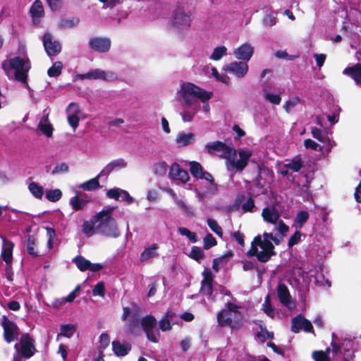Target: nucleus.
Listing matches in <instances>:
<instances>
[{
    "mask_svg": "<svg viewBox=\"0 0 361 361\" xmlns=\"http://www.w3.org/2000/svg\"><path fill=\"white\" fill-rule=\"evenodd\" d=\"M80 290V286H78L75 287V288L66 297L61 299L62 302L66 301L68 302H71L74 300V299L77 297L78 293Z\"/></svg>",
    "mask_w": 361,
    "mask_h": 361,
    "instance_id": "64",
    "label": "nucleus"
},
{
    "mask_svg": "<svg viewBox=\"0 0 361 361\" xmlns=\"http://www.w3.org/2000/svg\"><path fill=\"white\" fill-rule=\"evenodd\" d=\"M262 310L269 317H274L275 312L274 310L272 308L270 297L269 295H267V297L265 298L264 302L262 305Z\"/></svg>",
    "mask_w": 361,
    "mask_h": 361,
    "instance_id": "45",
    "label": "nucleus"
},
{
    "mask_svg": "<svg viewBox=\"0 0 361 361\" xmlns=\"http://www.w3.org/2000/svg\"><path fill=\"white\" fill-rule=\"evenodd\" d=\"M286 167L288 169H291L292 171L297 172L302 167V161L300 159L295 158L290 163L286 164Z\"/></svg>",
    "mask_w": 361,
    "mask_h": 361,
    "instance_id": "57",
    "label": "nucleus"
},
{
    "mask_svg": "<svg viewBox=\"0 0 361 361\" xmlns=\"http://www.w3.org/2000/svg\"><path fill=\"white\" fill-rule=\"evenodd\" d=\"M36 242L34 238H29L27 240V252L30 255H32V257H37L39 256L38 252L36 250Z\"/></svg>",
    "mask_w": 361,
    "mask_h": 361,
    "instance_id": "52",
    "label": "nucleus"
},
{
    "mask_svg": "<svg viewBox=\"0 0 361 361\" xmlns=\"http://www.w3.org/2000/svg\"><path fill=\"white\" fill-rule=\"evenodd\" d=\"M77 78L80 80H103L108 82H112L118 80V74L111 71H105L102 69H94L87 73L78 75Z\"/></svg>",
    "mask_w": 361,
    "mask_h": 361,
    "instance_id": "8",
    "label": "nucleus"
},
{
    "mask_svg": "<svg viewBox=\"0 0 361 361\" xmlns=\"http://www.w3.org/2000/svg\"><path fill=\"white\" fill-rule=\"evenodd\" d=\"M170 24L175 30L188 29L190 26V17L182 8H178L170 19Z\"/></svg>",
    "mask_w": 361,
    "mask_h": 361,
    "instance_id": "9",
    "label": "nucleus"
},
{
    "mask_svg": "<svg viewBox=\"0 0 361 361\" xmlns=\"http://www.w3.org/2000/svg\"><path fill=\"white\" fill-rule=\"evenodd\" d=\"M254 54V47L247 42L243 43L233 49V54L237 59L246 62L250 61Z\"/></svg>",
    "mask_w": 361,
    "mask_h": 361,
    "instance_id": "17",
    "label": "nucleus"
},
{
    "mask_svg": "<svg viewBox=\"0 0 361 361\" xmlns=\"http://www.w3.org/2000/svg\"><path fill=\"white\" fill-rule=\"evenodd\" d=\"M92 293L94 296L104 297L105 295V287L104 283H97L92 289Z\"/></svg>",
    "mask_w": 361,
    "mask_h": 361,
    "instance_id": "59",
    "label": "nucleus"
},
{
    "mask_svg": "<svg viewBox=\"0 0 361 361\" xmlns=\"http://www.w3.org/2000/svg\"><path fill=\"white\" fill-rule=\"evenodd\" d=\"M191 174L197 178L207 180L210 184H214V180L210 173L204 171L202 166L197 161H190L189 163Z\"/></svg>",
    "mask_w": 361,
    "mask_h": 361,
    "instance_id": "20",
    "label": "nucleus"
},
{
    "mask_svg": "<svg viewBox=\"0 0 361 361\" xmlns=\"http://www.w3.org/2000/svg\"><path fill=\"white\" fill-rule=\"evenodd\" d=\"M2 68L11 79H15L23 83L27 81V73L30 68V63L25 54L15 56L3 61Z\"/></svg>",
    "mask_w": 361,
    "mask_h": 361,
    "instance_id": "3",
    "label": "nucleus"
},
{
    "mask_svg": "<svg viewBox=\"0 0 361 361\" xmlns=\"http://www.w3.org/2000/svg\"><path fill=\"white\" fill-rule=\"evenodd\" d=\"M190 257L197 261H199L203 258L204 253L200 247L195 246L192 247Z\"/></svg>",
    "mask_w": 361,
    "mask_h": 361,
    "instance_id": "61",
    "label": "nucleus"
},
{
    "mask_svg": "<svg viewBox=\"0 0 361 361\" xmlns=\"http://www.w3.org/2000/svg\"><path fill=\"white\" fill-rule=\"evenodd\" d=\"M277 295L280 302L291 310L295 307V303L291 300V297L287 286L284 284H279L277 288Z\"/></svg>",
    "mask_w": 361,
    "mask_h": 361,
    "instance_id": "24",
    "label": "nucleus"
},
{
    "mask_svg": "<svg viewBox=\"0 0 361 361\" xmlns=\"http://www.w3.org/2000/svg\"><path fill=\"white\" fill-rule=\"evenodd\" d=\"M68 166L65 163H61L54 166L51 171L52 175L62 174L68 172Z\"/></svg>",
    "mask_w": 361,
    "mask_h": 361,
    "instance_id": "60",
    "label": "nucleus"
},
{
    "mask_svg": "<svg viewBox=\"0 0 361 361\" xmlns=\"http://www.w3.org/2000/svg\"><path fill=\"white\" fill-rule=\"evenodd\" d=\"M195 137L192 133L180 132L177 135L176 142L179 146L183 147L191 144L195 140Z\"/></svg>",
    "mask_w": 361,
    "mask_h": 361,
    "instance_id": "35",
    "label": "nucleus"
},
{
    "mask_svg": "<svg viewBox=\"0 0 361 361\" xmlns=\"http://www.w3.org/2000/svg\"><path fill=\"white\" fill-rule=\"evenodd\" d=\"M263 95L265 100L273 104H279L281 101V97L279 94H274L268 90L267 87H263Z\"/></svg>",
    "mask_w": 361,
    "mask_h": 361,
    "instance_id": "39",
    "label": "nucleus"
},
{
    "mask_svg": "<svg viewBox=\"0 0 361 361\" xmlns=\"http://www.w3.org/2000/svg\"><path fill=\"white\" fill-rule=\"evenodd\" d=\"M75 331V326L73 324H65L61 326V332L58 334L57 338L60 336L71 338Z\"/></svg>",
    "mask_w": 361,
    "mask_h": 361,
    "instance_id": "43",
    "label": "nucleus"
},
{
    "mask_svg": "<svg viewBox=\"0 0 361 361\" xmlns=\"http://www.w3.org/2000/svg\"><path fill=\"white\" fill-rule=\"evenodd\" d=\"M1 326L4 329V338L7 343H11L17 338L18 328L13 322L4 317Z\"/></svg>",
    "mask_w": 361,
    "mask_h": 361,
    "instance_id": "14",
    "label": "nucleus"
},
{
    "mask_svg": "<svg viewBox=\"0 0 361 361\" xmlns=\"http://www.w3.org/2000/svg\"><path fill=\"white\" fill-rule=\"evenodd\" d=\"M89 45L96 51L105 53L110 49L111 42L107 37H94L89 41Z\"/></svg>",
    "mask_w": 361,
    "mask_h": 361,
    "instance_id": "19",
    "label": "nucleus"
},
{
    "mask_svg": "<svg viewBox=\"0 0 361 361\" xmlns=\"http://www.w3.org/2000/svg\"><path fill=\"white\" fill-rule=\"evenodd\" d=\"M183 109L180 112L182 121L184 123L192 122L195 116L200 109V104L182 105Z\"/></svg>",
    "mask_w": 361,
    "mask_h": 361,
    "instance_id": "26",
    "label": "nucleus"
},
{
    "mask_svg": "<svg viewBox=\"0 0 361 361\" xmlns=\"http://www.w3.org/2000/svg\"><path fill=\"white\" fill-rule=\"evenodd\" d=\"M212 75L219 81L221 82L228 85L230 84L231 80L230 78L226 74H220L216 68H212L211 69Z\"/></svg>",
    "mask_w": 361,
    "mask_h": 361,
    "instance_id": "51",
    "label": "nucleus"
},
{
    "mask_svg": "<svg viewBox=\"0 0 361 361\" xmlns=\"http://www.w3.org/2000/svg\"><path fill=\"white\" fill-rule=\"evenodd\" d=\"M15 348L17 353H20L25 358L31 357L35 353L34 341L28 335L23 336L20 344L16 343Z\"/></svg>",
    "mask_w": 361,
    "mask_h": 361,
    "instance_id": "12",
    "label": "nucleus"
},
{
    "mask_svg": "<svg viewBox=\"0 0 361 361\" xmlns=\"http://www.w3.org/2000/svg\"><path fill=\"white\" fill-rule=\"evenodd\" d=\"M311 133L314 139L323 144L322 145L327 153L330 152L333 147L336 145L335 141L331 140V133L327 131H324L317 127H312Z\"/></svg>",
    "mask_w": 361,
    "mask_h": 361,
    "instance_id": "13",
    "label": "nucleus"
},
{
    "mask_svg": "<svg viewBox=\"0 0 361 361\" xmlns=\"http://www.w3.org/2000/svg\"><path fill=\"white\" fill-rule=\"evenodd\" d=\"M213 96L212 92L206 91L191 82L183 83L176 92V100L182 105L200 104L198 99L202 103L209 101Z\"/></svg>",
    "mask_w": 361,
    "mask_h": 361,
    "instance_id": "2",
    "label": "nucleus"
},
{
    "mask_svg": "<svg viewBox=\"0 0 361 361\" xmlns=\"http://www.w3.org/2000/svg\"><path fill=\"white\" fill-rule=\"evenodd\" d=\"M207 224L213 232H214L219 236L222 237V229L214 219H208Z\"/></svg>",
    "mask_w": 361,
    "mask_h": 361,
    "instance_id": "54",
    "label": "nucleus"
},
{
    "mask_svg": "<svg viewBox=\"0 0 361 361\" xmlns=\"http://www.w3.org/2000/svg\"><path fill=\"white\" fill-rule=\"evenodd\" d=\"M271 241L276 245L279 240L271 233H264L262 235H257L251 244V248L247 251L248 257L255 256L262 262H267L270 257L275 255L274 246Z\"/></svg>",
    "mask_w": 361,
    "mask_h": 361,
    "instance_id": "1",
    "label": "nucleus"
},
{
    "mask_svg": "<svg viewBox=\"0 0 361 361\" xmlns=\"http://www.w3.org/2000/svg\"><path fill=\"white\" fill-rule=\"evenodd\" d=\"M240 307L234 302H227L224 308L217 314V322L221 327L228 326L232 329L239 328L243 322Z\"/></svg>",
    "mask_w": 361,
    "mask_h": 361,
    "instance_id": "4",
    "label": "nucleus"
},
{
    "mask_svg": "<svg viewBox=\"0 0 361 361\" xmlns=\"http://www.w3.org/2000/svg\"><path fill=\"white\" fill-rule=\"evenodd\" d=\"M66 112L68 124L75 130L80 121L85 118L82 111L78 104L72 102L66 108Z\"/></svg>",
    "mask_w": 361,
    "mask_h": 361,
    "instance_id": "11",
    "label": "nucleus"
},
{
    "mask_svg": "<svg viewBox=\"0 0 361 361\" xmlns=\"http://www.w3.org/2000/svg\"><path fill=\"white\" fill-rule=\"evenodd\" d=\"M159 245L157 243H152L145 247L140 254V260L142 263L149 262L159 255Z\"/></svg>",
    "mask_w": 361,
    "mask_h": 361,
    "instance_id": "29",
    "label": "nucleus"
},
{
    "mask_svg": "<svg viewBox=\"0 0 361 361\" xmlns=\"http://www.w3.org/2000/svg\"><path fill=\"white\" fill-rule=\"evenodd\" d=\"M343 73L350 76L357 85H361V63H357L352 67L346 68Z\"/></svg>",
    "mask_w": 361,
    "mask_h": 361,
    "instance_id": "32",
    "label": "nucleus"
},
{
    "mask_svg": "<svg viewBox=\"0 0 361 361\" xmlns=\"http://www.w3.org/2000/svg\"><path fill=\"white\" fill-rule=\"evenodd\" d=\"M127 164L123 159H118L109 163L99 173V176H108L111 172L116 169H123Z\"/></svg>",
    "mask_w": 361,
    "mask_h": 361,
    "instance_id": "30",
    "label": "nucleus"
},
{
    "mask_svg": "<svg viewBox=\"0 0 361 361\" xmlns=\"http://www.w3.org/2000/svg\"><path fill=\"white\" fill-rule=\"evenodd\" d=\"M97 223L92 221H85L82 225V231L87 237L93 235L95 233Z\"/></svg>",
    "mask_w": 361,
    "mask_h": 361,
    "instance_id": "42",
    "label": "nucleus"
},
{
    "mask_svg": "<svg viewBox=\"0 0 361 361\" xmlns=\"http://www.w3.org/2000/svg\"><path fill=\"white\" fill-rule=\"evenodd\" d=\"M168 169V165L164 161H160L158 163H156L153 166V171L154 173L159 176H163L166 174Z\"/></svg>",
    "mask_w": 361,
    "mask_h": 361,
    "instance_id": "46",
    "label": "nucleus"
},
{
    "mask_svg": "<svg viewBox=\"0 0 361 361\" xmlns=\"http://www.w3.org/2000/svg\"><path fill=\"white\" fill-rule=\"evenodd\" d=\"M14 243L11 240L2 238V247L1 252V258L5 262L6 264L13 262V250Z\"/></svg>",
    "mask_w": 361,
    "mask_h": 361,
    "instance_id": "25",
    "label": "nucleus"
},
{
    "mask_svg": "<svg viewBox=\"0 0 361 361\" xmlns=\"http://www.w3.org/2000/svg\"><path fill=\"white\" fill-rule=\"evenodd\" d=\"M42 41L44 49L49 56H56L61 52V46L60 43L54 40L50 34H45L43 36Z\"/></svg>",
    "mask_w": 361,
    "mask_h": 361,
    "instance_id": "18",
    "label": "nucleus"
},
{
    "mask_svg": "<svg viewBox=\"0 0 361 361\" xmlns=\"http://www.w3.org/2000/svg\"><path fill=\"white\" fill-rule=\"evenodd\" d=\"M304 145L307 149H311L314 151L323 152L325 151L324 147L323 145H319L315 141L311 139H306L304 141Z\"/></svg>",
    "mask_w": 361,
    "mask_h": 361,
    "instance_id": "50",
    "label": "nucleus"
},
{
    "mask_svg": "<svg viewBox=\"0 0 361 361\" xmlns=\"http://www.w3.org/2000/svg\"><path fill=\"white\" fill-rule=\"evenodd\" d=\"M175 314L173 312L169 311L165 314L164 317L160 320L159 326V329L163 331H169L171 329V322H173V317Z\"/></svg>",
    "mask_w": 361,
    "mask_h": 361,
    "instance_id": "38",
    "label": "nucleus"
},
{
    "mask_svg": "<svg viewBox=\"0 0 361 361\" xmlns=\"http://www.w3.org/2000/svg\"><path fill=\"white\" fill-rule=\"evenodd\" d=\"M227 263V257L226 256H222L221 257L214 259L213 261L212 268L216 271H219V270Z\"/></svg>",
    "mask_w": 361,
    "mask_h": 361,
    "instance_id": "58",
    "label": "nucleus"
},
{
    "mask_svg": "<svg viewBox=\"0 0 361 361\" xmlns=\"http://www.w3.org/2000/svg\"><path fill=\"white\" fill-rule=\"evenodd\" d=\"M110 343V338L106 333H102L99 336V348L102 350L106 348Z\"/></svg>",
    "mask_w": 361,
    "mask_h": 361,
    "instance_id": "63",
    "label": "nucleus"
},
{
    "mask_svg": "<svg viewBox=\"0 0 361 361\" xmlns=\"http://www.w3.org/2000/svg\"><path fill=\"white\" fill-rule=\"evenodd\" d=\"M112 349L116 356L123 357L130 350L131 345L128 342L121 343L114 341L112 342Z\"/></svg>",
    "mask_w": 361,
    "mask_h": 361,
    "instance_id": "33",
    "label": "nucleus"
},
{
    "mask_svg": "<svg viewBox=\"0 0 361 361\" xmlns=\"http://www.w3.org/2000/svg\"><path fill=\"white\" fill-rule=\"evenodd\" d=\"M79 20L76 18L61 19L59 23V27L63 29L72 28L78 25Z\"/></svg>",
    "mask_w": 361,
    "mask_h": 361,
    "instance_id": "49",
    "label": "nucleus"
},
{
    "mask_svg": "<svg viewBox=\"0 0 361 361\" xmlns=\"http://www.w3.org/2000/svg\"><path fill=\"white\" fill-rule=\"evenodd\" d=\"M87 202L88 200H87L85 196L79 197L78 195L71 197L69 201V203L74 211L83 209Z\"/></svg>",
    "mask_w": 361,
    "mask_h": 361,
    "instance_id": "36",
    "label": "nucleus"
},
{
    "mask_svg": "<svg viewBox=\"0 0 361 361\" xmlns=\"http://www.w3.org/2000/svg\"><path fill=\"white\" fill-rule=\"evenodd\" d=\"M332 339V350L327 348L326 352L323 351H315L312 353V357L315 361H330V353L332 352L334 354H337L341 351V347L336 343L335 335L333 334Z\"/></svg>",
    "mask_w": 361,
    "mask_h": 361,
    "instance_id": "22",
    "label": "nucleus"
},
{
    "mask_svg": "<svg viewBox=\"0 0 361 361\" xmlns=\"http://www.w3.org/2000/svg\"><path fill=\"white\" fill-rule=\"evenodd\" d=\"M38 128L46 136L49 137H51L53 128L48 119V116L42 118L39 123Z\"/></svg>",
    "mask_w": 361,
    "mask_h": 361,
    "instance_id": "37",
    "label": "nucleus"
},
{
    "mask_svg": "<svg viewBox=\"0 0 361 361\" xmlns=\"http://www.w3.org/2000/svg\"><path fill=\"white\" fill-rule=\"evenodd\" d=\"M202 274L203 279L202 281L200 291L204 295H211L212 293L213 275L209 270L204 271Z\"/></svg>",
    "mask_w": 361,
    "mask_h": 361,
    "instance_id": "31",
    "label": "nucleus"
},
{
    "mask_svg": "<svg viewBox=\"0 0 361 361\" xmlns=\"http://www.w3.org/2000/svg\"><path fill=\"white\" fill-rule=\"evenodd\" d=\"M308 219V212L305 211H301L297 214L295 223L297 224L300 228H301Z\"/></svg>",
    "mask_w": 361,
    "mask_h": 361,
    "instance_id": "53",
    "label": "nucleus"
},
{
    "mask_svg": "<svg viewBox=\"0 0 361 361\" xmlns=\"http://www.w3.org/2000/svg\"><path fill=\"white\" fill-rule=\"evenodd\" d=\"M252 154V150L250 149L240 148L236 150L231 147L225 158L228 169L229 171L235 169L242 171L247 166L248 160Z\"/></svg>",
    "mask_w": 361,
    "mask_h": 361,
    "instance_id": "6",
    "label": "nucleus"
},
{
    "mask_svg": "<svg viewBox=\"0 0 361 361\" xmlns=\"http://www.w3.org/2000/svg\"><path fill=\"white\" fill-rule=\"evenodd\" d=\"M62 192L59 189L49 190L46 192V198L51 202H56L61 199Z\"/></svg>",
    "mask_w": 361,
    "mask_h": 361,
    "instance_id": "48",
    "label": "nucleus"
},
{
    "mask_svg": "<svg viewBox=\"0 0 361 361\" xmlns=\"http://www.w3.org/2000/svg\"><path fill=\"white\" fill-rule=\"evenodd\" d=\"M106 195L109 198L115 200L125 201L128 204L133 203L135 200L130 194L124 190L118 188H112L106 192Z\"/></svg>",
    "mask_w": 361,
    "mask_h": 361,
    "instance_id": "21",
    "label": "nucleus"
},
{
    "mask_svg": "<svg viewBox=\"0 0 361 361\" xmlns=\"http://www.w3.org/2000/svg\"><path fill=\"white\" fill-rule=\"evenodd\" d=\"M63 64L61 61L55 62L53 66L48 69L47 73L50 77L59 76L62 70Z\"/></svg>",
    "mask_w": 361,
    "mask_h": 361,
    "instance_id": "47",
    "label": "nucleus"
},
{
    "mask_svg": "<svg viewBox=\"0 0 361 361\" xmlns=\"http://www.w3.org/2000/svg\"><path fill=\"white\" fill-rule=\"evenodd\" d=\"M227 54V48L225 46H219L216 47L210 56V59L214 61L220 60Z\"/></svg>",
    "mask_w": 361,
    "mask_h": 361,
    "instance_id": "44",
    "label": "nucleus"
},
{
    "mask_svg": "<svg viewBox=\"0 0 361 361\" xmlns=\"http://www.w3.org/2000/svg\"><path fill=\"white\" fill-rule=\"evenodd\" d=\"M169 177L171 180H179L182 183H186L189 180L188 172L182 169L177 163H173L171 165Z\"/></svg>",
    "mask_w": 361,
    "mask_h": 361,
    "instance_id": "23",
    "label": "nucleus"
},
{
    "mask_svg": "<svg viewBox=\"0 0 361 361\" xmlns=\"http://www.w3.org/2000/svg\"><path fill=\"white\" fill-rule=\"evenodd\" d=\"M140 324L146 333L147 339L153 343H157L159 334L157 331H154L157 325L156 319L152 316L147 315L141 319Z\"/></svg>",
    "mask_w": 361,
    "mask_h": 361,
    "instance_id": "10",
    "label": "nucleus"
},
{
    "mask_svg": "<svg viewBox=\"0 0 361 361\" xmlns=\"http://www.w3.org/2000/svg\"><path fill=\"white\" fill-rule=\"evenodd\" d=\"M216 244V240L212 234H207L204 238V247L206 250L211 248Z\"/></svg>",
    "mask_w": 361,
    "mask_h": 361,
    "instance_id": "62",
    "label": "nucleus"
},
{
    "mask_svg": "<svg viewBox=\"0 0 361 361\" xmlns=\"http://www.w3.org/2000/svg\"><path fill=\"white\" fill-rule=\"evenodd\" d=\"M73 261L81 271L89 270L90 271L96 272L100 271L104 267L102 264L91 263L89 260L82 256L75 257Z\"/></svg>",
    "mask_w": 361,
    "mask_h": 361,
    "instance_id": "16",
    "label": "nucleus"
},
{
    "mask_svg": "<svg viewBox=\"0 0 361 361\" xmlns=\"http://www.w3.org/2000/svg\"><path fill=\"white\" fill-rule=\"evenodd\" d=\"M30 12L34 23H38L40 18L44 16L42 3L39 0H36L30 7Z\"/></svg>",
    "mask_w": 361,
    "mask_h": 361,
    "instance_id": "34",
    "label": "nucleus"
},
{
    "mask_svg": "<svg viewBox=\"0 0 361 361\" xmlns=\"http://www.w3.org/2000/svg\"><path fill=\"white\" fill-rule=\"evenodd\" d=\"M28 190L36 199L41 200L42 198L44 189L38 183L35 182H30L28 184Z\"/></svg>",
    "mask_w": 361,
    "mask_h": 361,
    "instance_id": "41",
    "label": "nucleus"
},
{
    "mask_svg": "<svg viewBox=\"0 0 361 361\" xmlns=\"http://www.w3.org/2000/svg\"><path fill=\"white\" fill-rule=\"evenodd\" d=\"M292 331L295 333L303 329L306 332H311L312 330V323L302 316H298L292 321Z\"/></svg>",
    "mask_w": 361,
    "mask_h": 361,
    "instance_id": "27",
    "label": "nucleus"
},
{
    "mask_svg": "<svg viewBox=\"0 0 361 361\" xmlns=\"http://www.w3.org/2000/svg\"><path fill=\"white\" fill-rule=\"evenodd\" d=\"M99 177L100 176H99V174H98L96 177L81 183L79 185V188L85 191H90V190H93L98 188L99 187Z\"/></svg>",
    "mask_w": 361,
    "mask_h": 361,
    "instance_id": "40",
    "label": "nucleus"
},
{
    "mask_svg": "<svg viewBox=\"0 0 361 361\" xmlns=\"http://www.w3.org/2000/svg\"><path fill=\"white\" fill-rule=\"evenodd\" d=\"M114 207L102 210L94 216L93 219L97 223L96 230L104 235L116 238L119 231L115 219L112 217Z\"/></svg>",
    "mask_w": 361,
    "mask_h": 361,
    "instance_id": "5",
    "label": "nucleus"
},
{
    "mask_svg": "<svg viewBox=\"0 0 361 361\" xmlns=\"http://www.w3.org/2000/svg\"><path fill=\"white\" fill-rule=\"evenodd\" d=\"M224 70L236 78H242L248 72V65L244 61H233L226 65Z\"/></svg>",
    "mask_w": 361,
    "mask_h": 361,
    "instance_id": "15",
    "label": "nucleus"
},
{
    "mask_svg": "<svg viewBox=\"0 0 361 361\" xmlns=\"http://www.w3.org/2000/svg\"><path fill=\"white\" fill-rule=\"evenodd\" d=\"M262 216L263 220L274 226V229L282 238L286 235L289 231V227L280 219L281 214L274 207H267L262 209Z\"/></svg>",
    "mask_w": 361,
    "mask_h": 361,
    "instance_id": "7",
    "label": "nucleus"
},
{
    "mask_svg": "<svg viewBox=\"0 0 361 361\" xmlns=\"http://www.w3.org/2000/svg\"><path fill=\"white\" fill-rule=\"evenodd\" d=\"M205 147L209 153L214 154L219 152L220 156L225 159L227 156V152H228V149H231V146H227L221 142L216 141L207 144Z\"/></svg>",
    "mask_w": 361,
    "mask_h": 361,
    "instance_id": "28",
    "label": "nucleus"
},
{
    "mask_svg": "<svg viewBox=\"0 0 361 361\" xmlns=\"http://www.w3.org/2000/svg\"><path fill=\"white\" fill-rule=\"evenodd\" d=\"M178 230L180 235H185L191 242L195 243L197 241L196 234L191 232L188 228L185 227H179Z\"/></svg>",
    "mask_w": 361,
    "mask_h": 361,
    "instance_id": "55",
    "label": "nucleus"
},
{
    "mask_svg": "<svg viewBox=\"0 0 361 361\" xmlns=\"http://www.w3.org/2000/svg\"><path fill=\"white\" fill-rule=\"evenodd\" d=\"M300 102V99L299 97H293L288 101H287L283 106L285 111L289 113L296 105H298Z\"/></svg>",
    "mask_w": 361,
    "mask_h": 361,
    "instance_id": "56",
    "label": "nucleus"
}]
</instances>
